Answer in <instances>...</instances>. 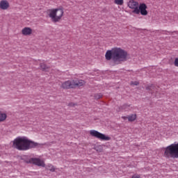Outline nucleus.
<instances>
[{
	"mask_svg": "<svg viewBox=\"0 0 178 178\" xmlns=\"http://www.w3.org/2000/svg\"><path fill=\"white\" fill-rule=\"evenodd\" d=\"M22 35H31L33 34V29L30 27H24L21 31Z\"/></svg>",
	"mask_w": 178,
	"mask_h": 178,
	"instance_id": "obj_12",
	"label": "nucleus"
},
{
	"mask_svg": "<svg viewBox=\"0 0 178 178\" xmlns=\"http://www.w3.org/2000/svg\"><path fill=\"white\" fill-rule=\"evenodd\" d=\"M114 3L115 5H118L119 6H122L123 3H124V0H114Z\"/></svg>",
	"mask_w": 178,
	"mask_h": 178,
	"instance_id": "obj_16",
	"label": "nucleus"
},
{
	"mask_svg": "<svg viewBox=\"0 0 178 178\" xmlns=\"http://www.w3.org/2000/svg\"><path fill=\"white\" fill-rule=\"evenodd\" d=\"M46 169H47V170H49L50 172H55V170H56V168H55V167L51 165V164H48L47 166H46Z\"/></svg>",
	"mask_w": 178,
	"mask_h": 178,
	"instance_id": "obj_15",
	"label": "nucleus"
},
{
	"mask_svg": "<svg viewBox=\"0 0 178 178\" xmlns=\"http://www.w3.org/2000/svg\"><path fill=\"white\" fill-rule=\"evenodd\" d=\"M90 135L92 137L98 138V140H101L102 141H110L111 140V137L94 129L90 131Z\"/></svg>",
	"mask_w": 178,
	"mask_h": 178,
	"instance_id": "obj_5",
	"label": "nucleus"
},
{
	"mask_svg": "<svg viewBox=\"0 0 178 178\" xmlns=\"http://www.w3.org/2000/svg\"><path fill=\"white\" fill-rule=\"evenodd\" d=\"M8 8H10V4L8 0H1L0 1V9L1 10H8Z\"/></svg>",
	"mask_w": 178,
	"mask_h": 178,
	"instance_id": "obj_11",
	"label": "nucleus"
},
{
	"mask_svg": "<svg viewBox=\"0 0 178 178\" xmlns=\"http://www.w3.org/2000/svg\"><path fill=\"white\" fill-rule=\"evenodd\" d=\"M147 5L144 3H140L138 5V13H135V15H142V16H147L148 15V11H147Z\"/></svg>",
	"mask_w": 178,
	"mask_h": 178,
	"instance_id": "obj_6",
	"label": "nucleus"
},
{
	"mask_svg": "<svg viewBox=\"0 0 178 178\" xmlns=\"http://www.w3.org/2000/svg\"><path fill=\"white\" fill-rule=\"evenodd\" d=\"M40 67L44 72H47V70H48V67L44 63H40Z\"/></svg>",
	"mask_w": 178,
	"mask_h": 178,
	"instance_id": "obj_17",
	"label": "nucleus"
},
{
	"mask_svg": "<svg viewBox=\"0 0 178 178\" xmlns=\"http://www.w3.org/2000/svg\"><path fill=\"white\" fill-rule=\"evenodd\" d=\"M128 8L129 9H133L132 13H138V2L134 1V0H130L128 2Z\"/></svg>",
	"mask_w": 178,
	"mask_h": 178,
	"instance_id": "obj_7",
	"label": "nucleus"
},
{
	"mask_svg": "<svg viewBox=\"0 0 178 178\" xmlns=\"http://www.w3.org/2000/svg\"><path fill=\"white\" fill-rule=\"evenodd\" d=\"M95 99H99L102 98V95L101 93H97L94 95Z\"/></svg>",
	"mask_w": 178,
	"mask_h": 178,
	"instance_id": "obj_18",
	"label": "nucleus"
},
{
	"mask_svg": "<svg viewBox=\"0 0 178 178\" xmlns=\"http://www.w3.org/2000/svg\"><path fill=\"white\" fill-rule=\"evenodd\" d=\"M174 65H175V66L178 67V58H175V62H174Z\"/></svg>",
	"mask_w": 178,
	"mask_h": 178,
	"instance_id": "obj_19",
	"label": "nucleus"
},
{
	"mask_svg": "<svg viewBox=\"0 0 178 178\" xmlns=\"http://www.w3.org/2000/svg\"><path fill=\"white\" fill-rule=\"evenodd\" d=\"M27 163H33V165H37V166H42V168H45V163L44 161L37 159V158H31L27 161Z\"/></svg>",
	"mask_w": 178,
	"mask_h": 178,
	"instance_id": "obj_8",
	"label": "nucleus"
},
{
	"mask_svg": "<svg viewBox=\"0 0 178 178\" xmlns=\"http://www.w3.org/2000/svg\"><path fill=\"white\" fill-rule=\"evenodd\" d=\"M47 13L53 23H58L62 20L65 11L62 8H51L47 10Z\"/></svg>",
	"mask_w": 178,
	"mask_h": 178,
	"instance_id": "obj_3",
	"label": "nucleus"
},
{
	"mask_svg": "<svg viewBox=\"0 0 178 178\" xmlns=\"http://www.w3.org/2000/svg\"><path fill=\"white\" fill-rule=\"evenodd\" d=\"M105 58L106 60H111V59L115 65H120L122 62L127 60L129 54L120 47H114L106 52Z\"/></svg>",
	"mask_w": 178,
	"mask_h": 178,
	"instance_id": "obj_1",
	"label": "nucleus"
},
{
	"mask_svg": "<svg viewBox=\"0 0 178 178\" xmlns=\"http://www.w3.org/2000/svg\"><path fill=\"white\" fill-rule=\"evenodd\" d=\"M127 119L129 122H134L136 119H137V115L136 114H132L127 116Z\"/></svg>",
	"mask_w": 178,
	"mask_h": 178,
	"instance_id": "obj_14",
	"label": "nucleus"
},
{
	"mask_svg": "<svg viewBox=\"0 0 178 178\" xmlns=\"http://www.w3.org/2000/svg\"><path fill=\"white\" fill-rule=\"evenodd\" d=\"M131 178H140L139 175H134Z\"/></svg>",
	"mask_w": 178,
	"mask_h": 178,
	"instance_id": "obj_20",
	"label": "nucleus"
},
{
	"mask_svg": "<svg viewBox=\"0 0 178 178\" xmlns=\"http://www.w3.org/2000/svg\"><path fill=\"white\" fill-rule=\"evenodd\" d=\"M86 84V81L83 80H69L63 82L61 85L62 88L66 90L69 88H76V87H81Z\"/></svg>",
	"mask_w": 178,
	"mask_h": 178,
	"instance_id": "obj_4",
	"label": "nucleus"
},
{
	"mask_svg": "<svg viewBox=\"0 0 178 178\" xmlns=\"http://www.w3.org/2000/svg\"><path fill=\"white\" fill-rule=\"evenodd\" d=\"M146 89L150 91L152 94H155V97H159V91H161L159 87L156 86L155 85H152L151 86H147Z\"/></svg>",
	"mask_w": 178,
	"mask_h": 178,
	"instance_id": "obj_9",
	"label": "nucleus"
},
{
	"mask_svg": "<svg viewBox=\"0 0 178 178\" xmlns=\"http://www.w3.org/2000/svg\"><path fill=\"white\" fill-rule=\"evenodd\" d=\"M13 145L19 151H28L31 148H41L45 143H38L29 140L26 137H19L14 140Z\"/></svg>",
	"mask_w": 178,
	"mask_h": 178,
	"instance_id": "obj_2",
	"label": "nucleus"
},
{
	"mask_svg": "<svg viewBox=\"0 0 178 178\" xmlns=\"http://www.w3.org/2000/svg\"><path fill=\"white\" fill-rule=\"evenodd\" d=\"M133 109V107H131V105L124 104L121 106H118L116 108L117 112H129V111H131Z\"/></svg>",
	"mask_w": 178,
	"mask_h": 178,
	"instance_id": "obj_10",
	"label": "nucleus"
},
{
	"mask_svg": "<svg viewBox=\"0 0 178 178\" xmlns=\"http://www.w3.org/2000/svg\"><path fill=\"white\" fill-rule=\"evenodd\" d=\"M122 119H123L124 120H127V116H122Z\"/></svg>",
	"mask_w": 178,
	"mask_h": 178,
	"instance_id": "obj_21",
	"label": "nucleus"
},
{
	"mask_svg": "<svg viewBox=\"0 0 178 178\" xmlns=\"http://www.w3.org/2000/svg\"><path fill=\"white\" fill-rule=\"evenodd\" d=\"M134 86H138V82L136 81L134 83H132Z\"/></svg>",
	"mask_w": 178,
	"mask_h": 178,
	"instance_id": "obj_22",
	"label": "nucleus"
},
{
	"mask_svg": "<svg viewBox=\"0 0 178 178\" xmlns=\"http://www.w3.org/2000/svg\"><path fill=\"white\" fill-rule=\"evenodd\" d=\"M7 118L8 115H6V113H2V111H0V123L2 122H5Z\"/></svg>",
	"mask_w": 178,
	"mask_h": 178,
	"instance_id": "obj_13",
	"label": "nucleus"
}]
</instances>
